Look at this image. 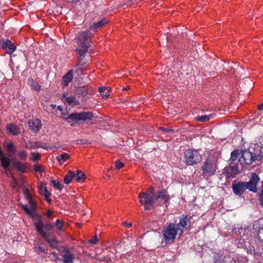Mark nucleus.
Masks as SVG:
<instances>
[{"label": "nucleus", "instance_id": "nucleus-4", "mask_svg": "<svg viewBox=\"0 0 263 263\" xmlns=\"http://www.w3.org/2000/svg\"><path fill=\"white\" fill-rule=\"evenodd\" d=\"M183 159L187 165H192L201 161L202 156L197 150L187 149L184 152Z\"/></svg>", "mask_w": 263, "mask_h": 263}, {"label": "nucleus", "instance_id": "nucleus-6", "mask_svg": "<svg viewBox=\"0 0 263 263\" xmlns=\"http://www.w3.org/2000/svg\"><path fill=\"white\" fill-rule=\"evenodd\" d=\"M91 33L89 31H82L78 35V44L82 50H86L88 51V48L90 47V39Z\"/></svg>", "mask_w": 263, "mask_h": 263}, {"label": "nucleus", "instance_id": "nucleus-46", "mask_svg": "<svg viewBox=\"0 0 263 263\" xmlns=\"http://www.w3.org/2000/svg\"><path fill=\"white\" fill-rule=\"evenodd\" d=\"M79 144H86L90 143L89 141L86 139H81L78 141Z\"/></svg>", "mask_w": 263, "mask_h": 263}, {"label": "nucleus", "instance_id": "nucleus-16", "mask_svg": "<svg viewBox=\"0 0 263 263\" xmlns=\"http://www.w3.org/2000/svg\"><path fill=\"white\" fill-rule=\"evenodd\" d=\"M2 46V48L6 51V52L10 54H12L16 49V46L9 40L4 42Z\"/></svg>", "mask_w": 263, "mask_h": 263}, {"label": "nucleus", "instance_id": "nucleus-40", "mask_svg": "<svg viewBox=\"0 0 263 263\" xmlns=\"http://www.w3.org/2000/svg\"><path fill=\"white\" fill-rule=\"evenodd\" d=\"M7 148L9 150V151L11 152H14L16 151L15 147L14 144L12 143H10L8 144Z\"/></svg>", "mask_w": 263, "mask_h": 263}, {"label": "nucleus", "instance_id": "nucleus-25", "mask_svg": "<svg viewBox=\"0 0 263 263\" xmlns=\"http://www.w3.org/2000/svg\"><path fill=\"white\" fill-rule=\"evenodd\" d=\"M226 257L223 254H216L214 256V261L215 263H223L225 262Z\"/></svg>", "mask_w": 263, "mask_h": 263}, {"label": "nucleus", "instance_id": "nucleus-45", "mask_svg": "<svg viewBox=\"0 0 263 263\" xmlns=\"http://www.w3.org/2000/svg\"><path fill=\"white\" fill-rule=\"evenodd\" d=\"M159 129L164 133L173 132L174 131V130L172 128H167L164 127H160Z\"/></svg>", "mask_w": 263, "mask_h": 263}, {"label": "nucleus", "instance_id": "nucleus-50", "mask_svg": "<svg viewBox=\"0 0 263 263\" xmlns=\"http://www.w3.org/2000/svg\"><path fill=\"white\" fill-rule=\"evenodd\" d=\"M47 216L48 217H51L52 216V212L51 211H48L47 212Z\"/></svg>", "mask_w": 263, "mask_h": 263}, {"label": "nucleus", "instance_id": "nucleus-56", "mask_svg": "<svg viewBox=\"0 0 263 263\" xmlns=\"http://www.w3.org/2000/svg\"><path fill=\"white\" fill-rule=\"evenodd\" d=\"M79 0H71L72 3H77Z\"/></svg>", "mask_w": 263, "mask_h": 263}, {"label": "nucleus", "instance_id": "nucleus-32", "mask_svg": "<svg viewBox=\"0 0 263 263\" xmlns=\"http://www.w3.org/2000/svg\"><path fill=\"white\" fill-rule=\"evenodd\" d=\"M73 79V70L71 69L67 72V86Z\"/></svg>", "mask_w": 263, "mask_h": 263}, {"label": "nucleus", "instance_id": "nucleus-44", "mask_svg": "<svg viewBox=\"0 0 263 263\" xmlns=\"http://www.w3.org/2000/svg\"><path fill=\"white\" fill-rule=\"evenodd\" d=\"M34 170L35 172H43V168L42 165L35 164L34 165Z\"/></svg>", "mask_w": 263, "mask_h": 263}, {"label": "nucleus", "instance_id": "nucleus-51", "mask_svg": "<svg viewBox=\"0 0 263 263\" xmlns=\"http://www.w3.org/2000/svg\"><path fill=\"white\" fill-rule=\"evenodd\" d=\"M258 109L260 110H263V103L260 104L259 106H258Z\"/></svg>", "mask_w": 263, "mask_h": 263}, {"label": "nucleus", "instance_id": "nucleus-17", "mask_svg": "<svg viewBox=\"0 0 263 263\" xmlns=\"http://www.w3.org/2000/svg\"><path fill=\"white\" fill-rule=\"evenodd\" d=\"M29 128L31 130L36 132L41 128V121L38 119H32L28 122Z\"/></svg>", "mask_w": 263, "mask_h": 263}, {"label": "nucleus", "instance_id": "nucleus-53", "mask_svg": "<svg viewBox=\"0 0 263 263\" xmlns=\"http://www.w3.org/2000/svg\"><path fill=\"white\" fill-rule=\"evenodd\" d=\"M57 109L59 110L60 112H61L62 111V106L60 105L58 106Z\"/></svg>", "mask_w": 263, "mask_h": 263}, {"label": "nucleus", "instance_id": "nucleus-11", "mask_svg": "<svg viewBox=\"0 0 263 263\" xmlns=\"http://www.w3.org/2000/svg\"><path fill=\"white\" fill-rule=\"evenodd\" d=\"M77 51L78 55V63L77 64L76 67L78 70H81L83 71L84 70L83 67L89 61V59L85 58L87 57L88 51H86V50H82L81 48H77Z\"/></svg>", "mask_w": 263, "mask_h": 263}, {"label": "nucleus", "instance_id": "nucleus-54", "mask_svg": "<svg viewBox=\"0 0 263 263\" xmlns=\"http://www.w3.org/2000/svg\"><path fill=\"white\" fill-rule=\"evenodd\" d=\"M51 107L52 108H55L57 107V106H56V105H54V104H51Z\"/></svg>", "mask_w": 263, "mask_h": 263}, {"label": "nucleus", "instance_id": "nucleus-21", "mask_svg": "<svg viewBox=\"0 0 263 263\" xmlns=\"http://www.w3.org/2000/svg\"><path fill=\"white\" fill-rule=\"evenodd\" d=\"M7 129L10 133L13 135H16L19 132L17 127L13 124H9L7 126Z\"/></svg>", "mask_w": 263, "mask_h": 263}, {"label": "nucleus", "instance_id": "nucleus-48", "mask_svg": "<svg viewBox=\"0 0 263 263\" xmlns=\"http://www.w3.org/2000/svg\"><path fill=\"white\" fill-rule=\"evenodd\" d=\"M62 84H63V86H66V74L64 75L63 76V82H62Z\"/></svg>", "mask_w": 263, "mask_h": 263}, {"label": "nucleus", "instance_id": "nucleus-59", "mask_svg": "<svg viewBox=\"0 0 263 263\" xmlns=\"http://www.w3.org/2000/svg\"><path fill=\"white\" fill-rule=\"evenodd\" d=\"M63 181H64V183H66V176H64V178H63Z\"/></svg>", "mask_w": 263, "mask_h": 263}, {"label": "nucleus", "instance_id": "nucleus-42", "mask_svg": "<svg viewBox=\"0 0 263 263\" xmlns=\"http://www.w3.org/2000/svg\"><path fill=\"white\" fill-rule=\"evenodd\" d=\"M124 166V164L119 160H117L115 163V166L117 169L119 170Z\"/></svg>", "mask_w": 263, "mask_h": 263}, {"label": "nucleus", "instance_id": "nucleus-33", "mask_svg": "<svg viewBox=\"0 0 263 263\" xmlns=\"http://www.w3.org/2000/svg\"><path fill=\"white\" fill-rule=\"evenodd\" d=\"M261 191L258 194V200L260 202V204L263 206V181H261Z\"/></svg>", "mask_w": 263, "mask_h": 263}, {"label": "nucleus", "instance_id": "nucleus-36", "mask_svg": "<svg viewBox=\"0 0 263 263\" xmlns=\"http://www.w3.org/2000/svg\"><path fill=\"white\" fill-rule=\"evenodd\" d=\"M144 193H147L149 196H152L153 197H155L156 195L155 190L153 186L149 187L147 191Z\"/></svg>", "mask_w": 263, "mask_h": 263}, {"label": "nucleus", "instance_id": "nucleus-8", "mask_svg": "<svg viewBox=\"0 0 263 263\" xmlns=\"http://www.w3.org/2000/svg\"><path fill=\"white\" fill-rule=\"evenodd\" d=\"M24 194L28 201L29 205H23V209L26 214L31 217H34L35 216V210L36 209V205L32 200L28 189L26 188L24 189Z\"/></svg>", "mask_w": 263, "mask_h": 263}, {"label": "nucleus", "instance_id": "nucleus-58", "mask_svg": "<svg viewBox=\"0 0 263 263\" xmlns=\"http://www.w3.org/2000/svg\"><path fill=\"white\" fill-rule=\"evenodd\" d=\"M69 158L70 156L68 154H67V161L69 159Z\"/></svg>", "mask_w": 263, "mask_h": 263}, {"label": "nucleus", "instance_id": "nucleus-10", "mask_svg": "<svg viewBox=\"0 0 263 263\" xmlns=\"http://www.w3.org/2000/svg\"><path fill=\"white\" fill-rule=\"evenodd\" d=\"M36 230L44 238L49 237L52 232L53 226L51 223H47L43 226L40 220L35 224Z\"/></svg>", "mask_w": 263, "mask_h": 263}, {"label": "nucleus", "instance_id": "nucleus-62", "mask_svg": "<svg viewBox=\"0 0 263 263\" xmlns=\"http://www.w3.org/2000/svg\"><path fill=\"white\" fill-rule=\"evenodd\" d=\"M65 97H66V95L64 93H63V98H64Z\"/></svg>", "mask_w": 263, "mask_h": 263}, {"label": "nucleus", "instance_id": "nucleus-60", "mask_svg": "<svg viewBox=\"0 0 263 263\" xmlns=\"http://www.w3.org/2000/svg\"><path fill=\"white\" fill-rule=\"evenodd\" d=\"M129 87H127L123 88V90H127V89H129Z\"/></svg>", "mask_w": 263, "mask_h": 263}, {"label": "nucleus", "instance_id": "nucleus-2", "mask_svg": "<svg viewBox=\"0 0 263 263\" xmlns=\"http://www.w3.org/2000/svg\"><path fill=\"white\" fill-rule=\"evenodd\" d=\"M259 181L260 178L258 175L255 173H253L249 182L240 181L237 182L234 181L232 185L233 192L238 196H241L247 189L253 193H256L257 191V185Z\"/></svg>", "mask_w": 263, "mask_h": 263}, {"label": "nucleus", "instance_id": "nucleus-57", "mask_svg": "<svg viewBox=\"0 0 263 263\" xmlns=\"http://www.w3.org/2000/svg\"><path fill=\"white\" fill-rule=\"evenodd\" d=\"M55 260H56L57 261L58 260H60V261H61V260H60V259L59 258V257H56V256H55Z\"/></svg>", "mask_w": 263, "mask_h": 263}, {"label": "nucleus", "instance_id": "nucleus-13", "mask_svg": "<svg viewBox=\"0 0 263 263\" xmlns=\"http://www.w3.org/2000/svg\"><path fill=\"white\" fill-rule=\"evenodd\" d=\"M238 163L234 164L233 165H230L225 167L224 169V174L228 178H234L236 177L238 173Z\"/></svg>", "mask_w": 263, "mask_h": 263}, {"label": "nucleus", "instance_id": "nucleus-7", "mask_svg": "<svg viewBox=\"0 0 263 263\" xmlns=\"http://www.w3.org/2000/svg\"><path fill=\"white\" fill-rule=\"evenodd\" d=\"M139 202L144 205L145 210H151L154 208L155 197L149 196L147 193H141L138 195Z\"/></svg>", "mask_w": 263, "mask_h": 263}, {"label": "nucleus", "instance_id": "nucleus-9", "mask_svg": "<svg viewBox=\"0 0 263 263\" xmlns=\"http://www.w3.org/2000/svg\"><path fill=\"white\" fill-rule=\"evenodd\" d=\"M217 168L215 162L209 159L205 160L201 167L203 175L207 177L214 175Z\"/></svg>", "mask_w": 263, "mask_h": 263}, {"label": "nucleus", "instance_id": "nucleus-27", "mask_svg": "<svg viewBox=\"0 0 263 263\" xmlns=\"http://www.w3.org/2000/svg\"><path fill=\"white\" fill-rule=\"evenodd\" d=\"M1 161L2 166L4 167V168H8L10 165V159L7 157H1Z\"/></svg>", "mask_w": 263, "mask_h": 263}, {"label": "nucleus", "instance_id": "nucleus-15", "mask_svg": "<svg viewBox=\"0 0 263 263\" xmlns=\"http://www.w3.org/2000/svg\"><path fill=\"white\" fill-rule=\"evenodd\" d=\"M25 147L29 149H37L38 148H43L44 149H48V147L45 146L43 143L40 142L34 141H29L28 142L26 143Z\"/></svg>", "mask_w": 263, "mask_h": 263}, {"label": "nucleus", "instance_id": "nucleus-1", "mask_svg": "<svg viewBox=\"0 0 263 263\" xmlns=\"http://www.w3.org/2000/svg\"><path fill=\"white\" fill-rule=\"evenodd\" d=\"M191 217L189 215H182L179 218L178 224L174 222H170L163 228L162 230V236L165 243L167 244L173 243L176 239V236L179 235L180 237L186 230L187 226H190Z\"/></svg>", "mask_w": 263, "mask_h": 263}, {"label": "nucleus", "instance_id": "nucleus-12", "mask_svg": "<svg viewBox=\"0 0 263 263\" xmlns=\"http://www.w3.org/2000/svg\"><path fill=\"white\" fill-rule=\"evenodd\" d=\"M86 178V175L79 170L77 171V173H74V172L71 171H69L67 174V184L70 183L73 178L77 182H81L84 180Z\"/></svg>", "mask_w": 263, "mask_h": 263}, {"label": "nucleus", "instance_id": "nucleus-35", "mask_svg": "<svg viewBox=\"0 0 263 263\" xmlns=\"http://www.w3.org/2000/svg\"><path fill=\"white\" fill-rule=\"evenodd\" d=\"M18 156L21 160H26L27 156V153L26 152L24 151H21L19 152L18 153Z\"/></svg>", "mask_w": 263, "mask_h": 263}, {"label": "nucleus", "instance_id": "nucleus-31", "mask_svg": "<svg viewBox=\"0 0 263 263\" xmlns=\"http://www.w3.org/2000/svg\"><path fill=\"white\" fill-rule=\"evenodd\" d=\"M50 182L53 186L58 190L60 191L62 189V186L58 180L52 179Z\"/></svg>", "mask_w": 263, "mask_h": 263}, {"label": "nucleus", "instance_id": "nucleus-52", "mask_svg": "<svg viewBox=\"0 0 263 263\" xmlns=\"http://www.w3.org/2000/svg\"><path fill=\"white\" fill-rule=\"evenodd\" d=\"M124 224L125 225L127 228H130L132 226L131 223H127L126 222H124Z\"/></svg>", "mask_w": 263, "mask_h": 263}, {"label": "nucleus", "instance_id": "nucleus-49", "mask_svg": "<svg viewBox=\"0 0 263 263\" xmlns=\"http://www.w3.org/2000/svg\"><path fill=\"white\" fill-rule=\"evenodd\" d=\"M62 257L63 258V259L62 260L63 263H66V253L63 252V254H62Z\"/></svg>", "mask_w": 263, "mask_h": 263}, {"label": "nucleus", "instance_id": "nucleus-26", "mask_svg": "<svg viewBox=\"0 0 263 263\" xmlns=\"http://www.w3.org/2000/svg\"><path fill=\"white\" fill-rule=\"evenodd\" d=\"M40 192L43 195L45 196V197H47L49 196L50 195V193L47 190L46 184L44 183H42L40 186L39 188Z\"/></svg>", "mask_w": 263, "mask_h": 263}, {"label": "nucleus", "instance_id": "nucleus-30", "mask_svg": "<svg viewBox=\"0 0 263 263\" xmlns=\"http://www.w3.org/2000/svg\"><path fill=\"white\" fill-rule=\"evenodd\" d=\"M41 157V155L40 153L37 152H31V160L33 161H38Z\"/></svg>", "mask_w": 263, "mask_h": 263}, {"label": "nucleus", "instance_id": "nucleus-38", "mask_svg": "<svg viewBox=\"0 0 263 263\" xmlns=\"http://www.w3.org/2000/svg\"><path fill=\"white\" fill-rule=\"evenodd\" d=\"M57 161L59 162V164H61V160H63V162H65L66 161V154L64 153L61 155L59 157H57Z\"/></svg>", "mask_w": 263, "mask_h": 263}, {"label": "nucleus", "instance_id": "nucleus-29", "mask_svg": "<svg viewBox=\"0 0 263 263\" xmlns=\"http://www.w3.org/2000/svg\"><path fill=\"white\" fill-rule=\"evenodd\" d=\"M14 164L19 171H20L22 173H24L25 172V166L24 164H22L21 162L18 161V162H15Z\"/></svg>", "mask_w": 263, "mask_h": 263}, {"label": "nucleus", "instance_id": "nucleus-19", "mask_svg": "<svg viewBox=\"0 0 263 263\" xmlns=\"http://www.w3.org/2000/svg\"><path fill=\"white\" fill-rule=\"evenodd\" d=\"M241 155V151L236 149L233 151L231 154V157L229 159V161L232 163L240 157Z\"/></svg>", "mask_w": 263, "mask_h": 263}, {"label": "nucleus", "instance_id": "nucleus-61", "mask_svg": "<svg viewBox=\"0 0 263 263\" xmlns=\"http://www.w3.org/2000/svg\"><path fill=\"white\" fill-rule=\"evenodd\" d=\"M71 198H72V199L70 200H71V202H73V200H74V199L72 198V197H71Z\"/></svg>", "mask_w": 263, "mask_h": 263}, {"label": "nucleus", "instance_id": "nucleus-23", "mask_svg": "<svg viewBox=\"0 0 263 263\" xmlns=\"http://www.w3.org/2000/svg\"><path fill=\"white\" fill-rule=\"evenodd\" d=\"M45 239L47 241L50 247L52 248H58L60 246V243L55 239L50 238V237Z\"/></svg>", "mask_w": 263, "mask_h": 263}, {"label": "nucleus", "instance_id": "nucleus-41", "mask_svg": "<svg viewBox=\"0 0 263 263\" xmlns=\"http://www.w3.org/2000/svg\"><path fill=\"white\" fill-rule=\"evenodd\" d=\"M55 226L59 230H61L63 227V222L59 219H57Z\"/></svg>", "mask_w": 263, "mask_h": 263}, {"label": "nucleus", "instance_id": "nucleus-3", "mask_svg": "<svg viewBox=\"0 0 263 263\" xmlns=\"http://www.w3.org/2000/svg\"><path fill=\"white\" fill-rule=\"evenodd\" d=\"M94 118V115L91 111H82L80 112L72 113L68 116L67 118V122L70 123V120L74 121L75 123L70 124V126H73L76 124V123H78L79 121L85 122L87 121H91Z\"/></svg>", "mask_w": 263, "mask_h": 263}, {"label": "nucleus", "instance_id": "nucleus-14", "mask_svg": "<svg viewBox=\"0 0 263 263\" xmlns=\"http://www.w3.org/2000/svg\"><path fill=\"white\" fill-rule=\"evenodd\" d=\"M162 198V202L161 204H164L169 202L170 200V195L167 194V192L163 189L157 191L155 197V200H158L159 198Z\"/></svg>", "mask_w": 263, "mask_h": 263}, {"label": "nucleus", "instance_id": "nucleus-47", "mask_svg": "<svg viewBox=\"0 0 263 263\" xmlns=\"http://www.w3.org/2000/svg\"><path fill=\"white\" fill-rule=\"evenodd\" d=\"M255 146H258V145H254V147H253L252 149H251V151L253 152V153L255 154L256 153H258V149L255 147Z\"/></svg>", "mask_w": 263, "mask_h": 263}, {"label": "nucleus", "instance_id": "nucleus-55", "mask_svg": "<svg viewBox=\"0 0 263 263\" xmlns=\"http://www.w3.org/2000/svg\"><path fill=\"white\" fill-rule=\"evenodd\" d=\"M46 200L48 201V202H51V199H49V196L47 197H45Z\"/></svg>", "mask_w": 263, "mask_h": 263}, {"label": "nucleus", "instance_id": "nucleus-5", "mask_svg": "<svg viewBox=\"0 0 263 263\" xmlns=\"http://www.w3.org/2000/svg\"><path fill=\"white\" fill-rule=\"evenodd\" d=\"M255 160H260L259 154H254L251 151V149L241 151V156L239 159V161L242 164H251Z\"/></svg>", "mask_w": 263, "mask_h": 263}, {"label": "nucleus", "instance_id": "nucleus-22", "mask_svg": "<svg viewBox=\"0 0 263 263\" xmlns=\"http://www.w3.org/2000/svg\"><path fill=\"white\" fill-rule=\"evenodd\" d=\"M67 104L72 107L78 106L80 105V102L75 98L74 97H67Z\"/></svg>", "mask_w": 263, "mask_h": 263}, {"label": "nucleus", "instance_id": "nucleus-18", "mask_svg": "<svg viewBox=\"0 0 263 263\" xmlns=\"http://www.w3.org/2000/svg\"><path fill=\"white\" fill-rule=\"evenodd\" d=\"M110 89L109 87L102 86L99 88V91L100 93L101 96L104 99H107L110 95L109 91Z\"/></svg>", "mask_w": 263, "mask_h": 263}, {"label": "nucleus", "instance_id": "nucleus-39", "mask_svg": "<svg viewBox=\"0 0 263 263\" xmlns=\"http://www.w3.org/2000/svg\"><path fill=\"white\" fill-rule=\"evenodd\" d=\"M34 245V248L38 253L44 252L45 251L44 249L40 245H38L37 243H35Z\"/></svg>", "mask_w": 263, "mask_h": 263}, {"label": "nucleus", "instance_id": "nucleus-20", "mask_svg": "<svg viewBox=\"0 0 263 263\" xmlns=\"http://www.w3.org/2000/svg\"><path fill=\"white\" fill-rule=\"evenodd\" d=\"M107 23V21L105 20H102L100 21H99L97 23H94L93 25H91L90 26V29L92 30H96L97 29L104 26Z\"/></svg>", "mask_w": 263, "mask_h": 263}, {"label": "nucleus", "instance_id": "nucleus-43", "mask_svg": "<svg viewBox=\"0 0 263 263\" xmlns=\"http://www.w3.org/2000/svg\"><path fill=\"white\" fill-rule=\"evenodd\" d=\"M98 241V240L97 237V235H95L93 238L88 240V242L92 245H96Z\"/></svg>", "mask_w": 263, "mask_h": 263}, {"label": "nucleus", "instance_id": "nucleus-34", "mask_svg": "<svg viewBox=\"0 0 263 263\" xmlns=\"http://www.w3.org/2000/svg\"><path fill=\"white\" fill-rule=\"evenodd\" d=\"M32 89L34 90L39 91L41 89V86L39 84L36 82H32L31 84Z\"/></svg>", "mask_w": 263, "mask_h": 263}, {"label": "nucleus", "instance_id": "nucleus-28", "mask_svg": "<svg viewBox=\"0 0 263 263\" xmlns=\"http://www.w3.org/2000/svg\"><path fill=\"white\" fill-rule=\"evenodd\" d=\"M76 258L74 254H72L69 250L67 249V263H73V259Z\"/></svg>", "mask_w": 263, "mask_h": 263}, {"label": "nucleus", "instance_id": "nucleus-37", "mask_svg": "<svg viewBox=\"0 0 263 263\" xmlns=\"http://www.w3.org/2000/svg\"><path fill=\"white\" fill-rule=\"evenodd\" d=\"M257 235L258 237V239L263 242V226L262 227H260L259 230L257 233Z\"/></svg>", "mask_w": 263, "mask_h": 263}, {"label": "nucleus", "instance_id": "nucleus-24", "mask_svg": "<svg viewBox=\"0 0 263 263\" xmlns=\"http://www.w3.org/2000/svg\"><path fill=\"white\" fill-rule=\"evenodd\" d=\"M212 117V115H210L209 116L206 115H202V116H198L195 118L196 121L200 122H205L208 121Z\"/></svg>", "mask_w": 263, "mask_h": 263}]
</instances>
